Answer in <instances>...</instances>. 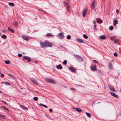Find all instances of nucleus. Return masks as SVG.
<instances>
[{
  "mask_svg": "<svg viewBox=\"0 0 121 121\" xmlns=\"http://www.w3.org/2000/svg\"><path fill=\"white\" fill-rule=\"evenodd\" d=\"M45 80L48 82L54 84L56 83V82L53 80L51 78H46L45 79Z\"/></svg>",
  "mask_w": 121,
  "mask_h": 121,
  "instance_id": "nucleus-1",
  "label": "nucleus"
},
{
  "mask_svg": "<svg viewBox=\"0 0 121 121\" xmlns=\"http://www.w3.org/2000/svg\"><path fill=\"white\" fill-rule=\"evenodd\" d=\"M68 69L72 72H75L76 71V69L72 67H69Z\"/></svg>",
  "mask_w": 121,
  "mask_h": 121,
  "instance_id": "nucleus-2",
  "label": "nucleus"
},
{
  "mask_svg": "<svg viewBox=\"0 0 121 121\" xmlns=\"http://www.w3.org/2000/svg\"><path fill=\"white\" fill-rule=\"evenodd\" d=\"M30 80L34 84L36 85H37L38 84V83L37 81L35 79H30Z\"/></svg>",
  "mask_w": 121,
  "mask_h": 121,
  "instance_id": "nucleus-3",
  "label": "nucleus"
},
{
  "mask_svg": "<svg viewBox=\"0 0 121 121\" xmlns=\"http://www.w3.org/2000/svg\"><path fill=\"white\" fill-rule=\"evenodd\" d=\"M95 3V0H93L91 5V9L92 10L94 9Z\"/></svg>",
  "mask_w": 121,
  "mask_h": 121,
  "instance_id": "nucleus-4",
  "label": "nucleus"
},
{
  "mask_svg": "<svg viewBox=\"0 0 121 121\" xmlns=\"http://www.w3.org/2000/svg\"><path fill=\"white\" fill-rule=\"evenodd\" d=\"M23 58L25 60H26L29 62H30L31 61L30 58L28 56H23Z\"/></svg>",
  "mask_w": 121,
  "mask_h": 121,
  "instance_id": "nucleus-5",
  "label": "nucleus"
},
{
  "mask_svg": "<svg viewBox=\"0 0 121 121\" xmlns=\"http://www.w3.org/2000/svg\"><path fill=\"white\" fill-rule=\"evenodd\" d=\"M76 55L77 56V59L78 61L79 62H82L83 61V59L81 57L77 55Z\"/></svg>",
  "mask_w": 121,
  "mask_h": 121,
  "instance_id": "nucleus-6",
  "label": "nucleus"
},
{
  "mask_svg": "<svg viewBox=\"0 0 121 121\" xmlns=\"http://www.w3.org/2000/svg\"><path fill=\"white\" fill-rule=\"evenodd\" d=\"M46 46L51 47L52 45V44L46 41L45 42Z\"/></svg>",
  "mask_w": 121,
  "mask_h": 121,
  "instance_id": "nucleus-7",
  "label": "nucleus"
},
{
  "mask_svg": "<svg viewBox=\"0 0 121 121\" xmlns=\"http://www.w3.org/2000/svg\"><path fill=\"white\" fill-rule=\"evenodd\" d=\"M66 7L67 8V11L68 12H69L70 11V7L69 4L68 3H67L66 4Z\"/></svg>",
  "mask_w": 121,
  "mask_h": 121,
  "instance_id": "nucleus-8",
  "label": "nucleus"
},
{
  "mask_svg": "<svg viewBox=\"0 0 121 121\" xmlns=\"http://www.w3.org/2000/svg\"><path fill=\"white\" fill-rule=\"evenodd\" d=\"M108 87L110 90L112 91H115V89L112 86H108Z\"/></svg>",
  "mask_w": 121,
  "mask_h": 121,
  "instance_id": "nucleus-9",
  "label": "nucleus"
},
{
  "mask_svg": "<svg viewBox=\"0 0 121 121\" xmlns=\"http://www.w3.org/2000/svg\"><path fill=\"white\" fill-rule=\"evenodd\" d=\"M87 12V10L86 9H84L82 15L84 17L85 15H86V13Z\"/></svg>",
  "mask_w": 121,
  "mask_h": 121,
  "instance_id": "nucleus-10",
  "label": "nucleus"
},
{
  "mask_svg": "<svg viewBox=\"0 0 121 121\" xmlns=\"http://www.w3.org/2000/svg\"><path fill=\"white\" fill-rule=\"evenodd\" d=\"M110 93L112 96L115 97L117 98L118 97V96L117 95L115 94L114 93L111 92H110Z\"/></svg>",
  "mask_w": 121,
  "mask_h": 121,
  "instance_id": "nucleus-11",
  "label": "nucleus"
},
{
  "mask_svg": "<svg viewBox=\"0 0 121 121\" xmlns=\"http://www.w3.org/2000/svg\"><path fill=\"white\" fill-rule=\"evenodd\" d=\"M118 23V21L116 19L114 20L113 22V25L114 26H116V25Z\"/></svg>",
  "mask_w": 121,
  "mask_h": 121,
  "instance_id": "nucleus-12",
  "label": "nucleus"
},
{
  "mask_svg": "<svg viewBox=\"0 0 121 121\" xmlns=\"http://www.w3.org/2000/svg\"><path fill=\"white\" fill-rule=\"evenodd\" d=\"M91 69L92 71H94L96 70V67L95 65H94L93 66H91Z\"/></svg>",
  "mask_w": 121,
  "mask_h": 121,
  "instance_id": "nucleus-13",
  "label": "nucleus"
},
{
  "mask_svg": "<svg viewBox=\"0 0 121 121\" xmlns=\"http://www.w3.org/2000/svg\"><path fill=\"white\" fill-rule=\"evenodd\" d=\"M99 38L101 39H104L106 38V37L103 35H101L99 37Z\"/></svg>",
  "mask_w": 121,
  "mask_h": 121,
  "instance_id": "nucleus-14",
  "label": "nucleus"
},
{
  "mask_svg": "<svg viewBox=\"0 0 121 121\" xmlns=\"http://www.w3.org/2000/svg\"><path fill=\"white\" fill-rule=\"evenodd\" d=\"M40 43L42 47H44L46 46L45 42V43H43L41 42H40Z\"/></svg>",
  "mask_w": 121,
  "mask_h": 121,
  "instance_id": "nucleus-15",
  "label": "nucleus"
},
{
  "mask_svg": "<svg viewBox=\"0 0 121 121\" xmlns=\"http://www.w3.org/2000/svg\"><path fill=\"white\" fill-rule=\"evenodd\" d=\"M109 68L111 69H112L113 68V66L112 63L111 62H110L109 64Z\"/></svg>",
  "mask_w": 121,
  "mask_h": 121,
  "instance_id": "nucleus-16",
  "label": "nucleus"
},
{
  "mask_svg": "<svg viewBox=\"0 0 121 121\" xmlns=\"http://www.w3.org/2000/svg\"><path fill=\"white\" fill-rule=\"evenodd\" d=\"M8 30L11 32L12 33H14V32L13 30L11 29V28L9 27H8Z\"/></svg>",
  "mask_w": 121,
  "mask_h": 121,
  "instance_id": "nucleus-17",
  "label": "nucleus"
},
{
  "mask_svg": "<svg viewBox=\"0 0 121 121\" xmlns=\"http://www.w3.org/2000/svg\"><path fill=\"white\" fill-rule=\"evenodd\" d=\"M20 107L22 108H23L24 109H26L27 110L28 109V108L25 107L24 106L22 105H20Z\"/></svg>",
  "mask_w": 121,
  "mask_h": 121,
  "instance_id": "nucleus-18",
  "label": "nucleus"
},
{
  "mask_svg": "<svg viewBox=\"0 0 121 121\" xmlns=\"http://www.w3.org/2000/svg\"><path fill=\"white\" fill-rule=\"evenodd\" d=\"M18 23L17 22H14V23H13V24L14 26H17L18 25Z\"/></svg>",
  "mask_w": 121,
  "mask_h": 121,
  "instance_id": "nucleus-19",
  "label": "nucleus"
},
{
  "mask_svg": "<svg viewBox=\"0 0 121 121\" xmlns=\"http://www.w3.org/2000/svg\"><path fill=\"white\" fill-rule=\"evenodd\" d=\"M56 68L57 69H62V66L60 65H57L56 66Z\"/></svg>",
  "mask_w": 121,
  "mask_h": 121,
  "instance_id": "nucleus-20",
  "label": "nucleus"
},
{
  "mask_svg": "<svg viewBox=\"0 0 121 121\" xmlns=\"http://www.w3.org/2000/svg\"><path fill=\"white\" fill-rule=\"evenodd\" d=\"M23 39L26 40H28L29 39L27 36H24L23 37Z\"/></svg>",
  "mask_w": 121,
  "mask_h": 121,
  "instance_id": "nucleus-21",
  "label": "nucleus"
},
{
  "mask_svg": "<svg viewBox=\"0 0 121 121\" xmlns=\"http://www.w3.org/2000/svg\"><path fill=\"white\" fill-rule=\"evenodd\" d=\"M77 40L78 42L80 43H83V41L81 39H77Z\"/></svg>",
  "mask_w": 121,
  "mask_h": 121,
  "instance_id": "nucleus-22",
  "label": "nucleus"
},
{
  "mask_svg": "<svg viewBox=\"0 0 121 121\" xmlns=\"http://www.w3.org/2000/svg\"><path fill=\"white\" fill-rule=\"evenodd\" d=\"M9 6L11 7H13L14 5V3H13L10 2L9 3Z\"/></svg>",
  "mask_w": 121,
  "mask_h": 121,
  "instance_id": "nucleus-23",
  "label": "nucleus"
},
{
  "mask_svg": "<svg viewBox=\"0 0 121 121\" xmlns=\"http://www.w3.org/2000/svg\"><path fill=\"white\" fill-rule=\"evenodd\" d=\"M86 115H87L88 117L89 118L91 117V115L89 113L87 112H86Z\"/></svg>",
  "mask_w": 121,
  "mask_h": 121,
  "instance_id": "nucleus-24",
  "label": "nucleus"
},
{
  "mask_svg": "<svg viewBox=\"0 0 121 121\" xmlns=\"http://www.w3.org/2000/svg\"><path fill=\"white\" fill-rule=\"evenodd\" d=\"M76 110L78 112H82L81 109L79 108H76Z\"/></svg>",
  "mask_w": 121,
  "mask_h": 121,
  "instance_id": "nucleus-25",
  "label": "nucleus"
},
{
  "mask_svg": "<svg viewBox=\"0 0 121 121\" xmlns=\"http://www.w3.org/2000/svg\"><path fill=\"white\" fill-rule=\"evenodd\" d=\"M2 38L4 39H6L7 38V36L5 35H3L1 36Z\"/></svg>",
  "mask_w": 121,
  "mask_h": 121,
  "instance_id": "nucleus-26",
  "label": "nucleus"
},
{
  "mask_svg": "<svg viewBox=\"0 0 121 121\" xmlns=\"http://www.w3.org/2000/svg\"><path fill=\"white\" fill-rule=\"evenodd\" d=\"M39 105L40 106H43L44 107H45V108H47V106L41 103Z\"/></svg>",
  "mask_w": 121,
  "mask_h": 121,
  "instance_id": "nucleus-27",
  "label": "nucleus"
},
{
  "mask_svg": "<svg viewBox=\"0 0 121 121\" xmlns=\"http://www.w3.org/2000/svg\"><path fill=\"white\" fill-rule=\"evenodd\" d=\"M8 75L10 77H11L13 78H15L14 77V76L11 74H8Z\"/></svg>",
  "mask_w": 121,
  "mask_h": 121,
  "instance_id": "nucleus-28",
  "label": "nucleus"
},
{
  "mask_svg": "<svg viewBox=\"0 0 121 121\" xmlns=\"http://www.w3.org/2000/svg\"><path fill=\"white\" fill-rule=\"evenodd\" d=\"M115 37H110V39L114 42V41H115L114 40H115Z\"/></svg>",
  "mask_w": 121,
  "mask_h": 121,
  "instance_id": "nucleus-29",
  "label": "nucleus"
},
{
  "mask_svg": "<svg viewBox=\"0 0 121 121\" xmlns=\"http://www.w3.org/2000/svg\"><path fill=\"white\" fill-rule=\"evenodd\" d=\"M59 35L60 36H61L63 38L64 37V36L63 35V33L61 32V33H60L59 34Z\"/></svg>",
  "mask_w": 121,
  "mask_h": 121,
  "instance_id": "nucleus-30",
  "label": "nucleus"
},
{
  "mask_svg": "<svg viewBox=\"0 0 121 121\" xmlns=\"http://www.w3.org/2000/svg\"><path fill=\"white\" fill-rule=\"evenodd\" d=\"M5 118V117L4 116L0 114V118H2L4 119Z\"/></svg>",
  "mask_w": 121,
  "mask_h": 121,
  "instance_id": "nucleus-31",
  "label": "nucleus"
},
{
  "mask_svg": "<svg viewBox=\"0 0 121 121\" xmlns=\"http://www.w3.org/2000/svg\"><path fill=\"white\" fill-rule=\"evenodd\" d=\"M4 62L5 63L7 64H9L10 63L9 61L8 60H5Z\"/></svg>",
  "mask_w": 121,
  "mask_h": 121,
  "instance_id": "nucleus-32",
  "label": "nucleus"
},
{
  "mask_svg": "<svg viewBox=\"0 0 121 121\" xmlns=\"http://www.w3.org/2000/svg\"><path fill=\"white\" fill-rule=\"evenodd\" d=\"M113 27L112 26H110L109 28V29L111 30H113Z\"/></svg>",
  "mask_w": 121,
  "mask_h": 121,
  "instance_id": "nucleus-33",
  "label": "nucleus"
},
{
  "mask_svg": "<svg viewBox=\"0 0 121 121\" xmlns=\"http://www.w3.org/2000/svg\"><path fill=\"white\" fill-rule=\"evenodd\" d=\"M114 43H117L119 41V40L118 39H116L115 38V40H114Z\"/></svg>",
  "mask_w": 121,
  "mask_h": 121,
  "instance_id": "nucleus-34",
  "label": "nucleus"
},
{
  "mask_svg": "<svg viewBox=\"0 0 121 121\" xmlns=\"http://www.w3.org/2000/svg\"><path fill=\"white\" fill-rule=\"evenodd\" d=\"M52 36V35L50 33H49V34H47L46 35L47 37H49V36Z\"/></svg>",
  "mask_w": 121,
  "mask_h": 121,
  "instance_id": "nucleus-35",
  "label": "nucleus"
},
{
  "mask_svg": "<svg viewBox=\"0 0 121 121\" xmlns=\"http://www.w3.org/2000/svg\"><path fill=\"white\" fill-rule=\"evenodd\" d=\"M97 22L98 23H99L100 24H101L102 23L103 21L102 20L100 21L99 20H98L97 21Z\"/></svg>",
  "mask_w": 121,
  "mask_h": 121,
  "instance_id": "nucleus-36",
  "label": "nucleus"
},
{
  "mask_svg": "<svg viewBox=\"0 0 121 121\" xmlns=\"http://www.w3.org/2000/svg\"><path fill=\"white\" fill-rule=\"evenodd\" d=\"M67 63V61L66 60H65L63 63V64L64 65H65Z\"/></svg>",
  "mask_w": 121,
  "mask_h": 121,
  "instance_id": "nucleus-37",
  "label": "nucleus"
},
{
  "mask_svg": "<svg viewBox=\"0 0 121 121\" xmlns=\"http://www.w3.org/2000/svg\"><path fill=\"white\" fill-rule=\"evenodd\" d=\"M34 100L35 101H37L38 100V98L37 97H35L33 98Z\"/></svg>",
  "mask_w": 121,
  "mask_h": 121,
  "instance_id": "nucleus-38",
  "label": "nucleus"
},
{
  "mask_svg": "<svg viewBox=\"0 0 121 121\" xmlns=\"http://www.w3.org/2000/svg\"><path fill=\"white\" fill-rule=\"evenodd\" d=\"M83 37L85 39H87L88 38L87 36L86 35H83Z\"/></svg>",
  "mask_w": 121,
  "mask_h": 121,
  "instance_id": "nucleus-39",
  "label": "nucleus"
},
{
  "mask_svg": "<svg viewBox=\"0 0 121 121\" xmlns=\"http://www.w3.org/2000/svg\"><path fill=\"white\" fill-rule=\"evenodd\" d=\"M67 39H69L71 38V36L70 35H68L67 36Z\"/></svg>",
  "mask_w": 121,
  "mask_h": 121,
  "instance_id": "nucleus-40",
  "label": "nucleus"
},
{
  "mask_svg": "<svg viewBox=\"0 0 121 121\" xmlns=\"http://www.w3.org/2000/svg\"><path fill=\"white\" fill-rule=\"evenodd\" d=\"M93 62L95 63H98V61L95 60H93Z\"/></svg>",
  "mask_w": 121,
  "mask_h": 121,
  "instance_id": "nucleus-41",
  "label": "nucleus"
},
{
  "mask_svg": "<svg viewBox=\"0 0 121 121\" xmlns=\"http://www.w3.org/2000/svg\"><path fill=\"white\" fill-rule=\"evenodd\" d=\"M114 55L115 56H117V55L116 52H115L113 53Z\"/></svg>",
  "mask_w": 121,
  "mask_h": 121,
  "instance_id": "nucleus-42",
  "label": "nucleus"
},
{
  "mask_svg": "<svg viewBox=\"0 0 121 121\" xmlns=\"http://www.w3.org/2000/svg\"><path fill=\"white\" fill-rule=\"evenodd\" d=\"M18 56L19 57H21L22 56V55L21 54H19L18 55Z\"/></svg>",
  "mask_w": 121,
  "mask_h": 121,
  "instance_id": "nucleus-43",
  "label": "nucleus"
},
{
  "mask_svg": "<svg viewBox=\"0 0 121 121\" xmlns=\"http://www.w3.org/2000/svg\"><path fill=\"white\" fill-rule=\"evenodd\" d=\"M4 83H5V84H6L7 85H10V83H9L8 82H4Z\"/></svg>",
  "mask_w": 121,
  "mask_h": 121,
  "instance_id": "nucleus-44",
  "label": "nucleus"
},
{
  "mask_svg": "<svg viewBox=\"0 0 121 121\" xmlns=\"http://www.w3.org/2000/svg\"><path fill=\"white\" fill-rule=\"evenodd\" d=\"M5 109H6V110H8V111H9V110H8V109L7 108H6L4 106H2Z\"/></svg>",
  "mask_w": 121,
  "mask_h": 121,
  "instance_id": "nucleus-45",
  "label": "nucleus"
},
{
  "mask_svg": "<svg viewBox=\"0 0 121 121\" xmlns=\"http://www.w3.org/2000/svg\"><path fill=\"white\" fill-rule=\"evenodd\" d=\"M93 23L94 24V27H96V25H95L96 22L95 21Z\"/></svg>",
  "mask_w": 121,
  "mask_h": 121,
  "instance_id": "nucleus-46",
  "label": "nucleus"
},
{
  "mask_svg": "<svg viewBox=\"0 0 121 121\" xmlns=\"http://www.w3.org/2000/svg\"><path fill=\"white\" fill-rule=\"evenodd\" d=\"M49 111L50 112H52V110L51 109H49Z\"/></svg>",
  "mask_w": 121,
  "mask_h": 121,
  "instance_id": "nucleus-47",
  "label": "nucleus"
},
{
  "mask_svg": "<svg viewBox=\"0 0 121 121\" xmlns=\"http://www.w3.org/2000/svg\"><path fill=\"white\" fill-rule=\"evenodd\" d=\"M1 77H4V75L3 74H2L1 75Z\"/></svg>",
  "mask_w": 121,
  "mask_h": 121,
  "instance_id": "nucleus-48",
  "label": "nucleus"
},
{
  "mask_svg": "<svg viewBox=\"0 0 121 121\" xmlns=\"http://www.w3.org/2000/svg\"><path fill=\"white\" fill-rule=\"evenodd\" d=\"M71 89L72 90H75V89L74 88H71Z\"/></svg>",
  "mask_w": 121,
  "mask_h": 121,
  "instance_id": "nucleus-49",
  "label": "nucleus"
},
{
  "mask_svg": "<svg viewBox=\"0 0 121 121\" xmlns=\"http://www.w3.org/2000/svg\"><path fill=\"white\" fill-rule=\"evenodd\" d=\"M116 12L118 14L119 12L118 10V9H117L116 10Z\"/></svg>",
  "mask_w": 121,
  "mask_h": 121,
  "instance_id": "nucleus-50",
  "label": "nucleus"
},
{
  "mask_svg": "<svg viewBox=\"0 0 121 121\" xmlns=\"http://www.w3.org/2000/svg\"><path fill=\"white\" fill-rule=\"evenodd\" d=\"M39 10L40 11H42V12H45V13H46V12H44V11H43V10H41V9H39Z\"/></svg>",
  "mask_w": 121,
  "mask_h": 121,
  "instance_id": "nucleus-51",
  "label": "nucleus"
},
{
  "mask_svg": "<svg viewBox=\"0 0 121 121\" xmlns=\"http://www.w3.org/2000/svg\"><path fill=\"white\" fill-rule=\"evenodd\" d=\"M1 102L4 103H5V102L3 100H1Z\"/></svg>",
  "mask_w": 121,
  "mask_h": 121,
  "instance_id": "nucleus-52",
  "label": "nucleus"
},
{
  "mask_svg": "<svg viewBox=\"0 0 121 121\" xmlns=\"http://www.w3.org/2000/svg\"><path fill=\"white\" fill-rule=\"evenodd\" d=\"M95 27H94V29L95 30H96V28H95Z\"/></svg>",
  "mask_w": 121,
  "mask_h": 121,
  "instance_id": "nucleus-53",
  "label": "nucleus"
},
{
  "mask_svg": "<svg viewBox=\"0 0 121 121\" xmlns=\"http://www.w3.org/2000/svg\"><path fill=\"white\" fill-rule=\"evenodd\" d=\"M66 0L67 2H69V0Z\"/></svg>",
  "mask_w": 121,
  "mask_h": 121,
  "instance_id": "nucleus-54",
  "label": "nucleus"
},
{
  "mask_svg": "<svg viewBox=\"0 0 121 121\" xmlns=\"http://www.w3.org/2000/svg\"><path fill=\"white\" fill-rule=\"evenodd\" d=\"M98 72L99 73H100L101 72L100 71H98Z\"/></svg>",
  "mask_w": 121,
  "mask_h": 121,
  "instance_id": "nucleus-55",
  "label": "nucleus"
},
{
  "mask_svg": "<svg viewBox=\"0 0 121 121\" xmlns=\"http://www.w3.org/2000/svg\"><path fill=\"white\" fill-rule=\"evenodd\" d=\"M76 55H74V56H76V58H77V56H76Z\"/></svg>",
  "mask_w": 121,
  "mask_h": 121,
  "instance_id": "nucleus-56",
  "label": "nucleus"
},
{
  "mask_svg": "<svg viewBox=\"0 0 121 121\" xmlns=\"http://www.w3.org/2000/svg\"><path fill=\"white\" fill-rule=\"evenodd\" d=\"M4 103L5 104H6V105H7V103L6 102H5V103Z\"/></svg>",
  "mask_w": 121,
  "mask_h": 121,
  "instance_id": "nucleus-57",
  "label": "nucleus"
},
{
  "mask_svg": "<svg viewBox=\"0 0 121 121\" xmlns=\"http://www.w3.org/2000/svg\"><path fill=\"white\" fill-rule=\"evenodd\" d=\"M5 82H1L2 83H4Z\"/></svg>",
  "mask_w": 121,
  "mask_h": 121,
  "instance_id": "nucleus-58",
  "label": "nucleus"
},
{
  "mask_svg": "<svg viewBox=\"0 0 121 121\" xmlns=\"http://www.w3.org/2000/svg\"><path fill=\"white\" fill-rule=\"evenodd\" d=\"M35 64H37V62H36V61H35Z\"/></svg>",
  "mask_w": 121,
  "mask_h": 121,
  "instance_id": "nucleus-59",
  "label": "nucleus"
},
{
  "mask_svg": "<svg viewBox=\"0 0 121 121\" xmlns=\"http://www.w3.org/2000/svg\"><path fill=\"white\" fill-rule=\"evenodd\" d=\"M64 3L65 4V3H66L65 2H64Z\"/></svg>",
  "mask_w": 121,
  "mask_h": 121,
  "instance_id": "nucleus-60",
  "label": "nucleus"
},
{
  "mask_svg": "<svg viewBox=\"0 0 121 121\" xmlns=\"http://www.w3.org/2000/svg\"><path fill=\"white\" fill-rule=\"evenodd\" d=\"M0 93H2V92H1L0 91Z\"/></svg>",
  "mask_w": 121,
  "mask_h": 121,
  "instance_id": "nucleus-61",
  "label": "nucleus"
},
{
  "mask_svg": "<svg viewBox=\"0 0 121 121\" xmlns=\"http://www.w3.org/2000/svg\"><path fill=\"white\" fill-rule=\"evenodd\" d=\"M73 108V109H75V108Z\"/></svg>",
  "mask_w": 121,
  "mask_h": 121,
  "instance_id": "nucleus-62",
  "label": "nucleus"
},
{
  "mask_svg": "<svg viewBox=\"0 0 121 121\" xmlns=\"http://www.w3.org/2000/svg\"><path fill=\"white\" fill-rule=\"evenodd\" d=\"M2 31L3 32H4V30H2Z\"/></svg>",
  "mask_w": 121,
  "mask_h": 121,
  "instance_id": "nucleus-63",
  "label": "nucleus"
},
{
  "mask_svg": "<svg viewBox=\"0 0 121 121\" xmlns=\"http://www.w3.org/2000/svg\"><path fill=\"white\" fill-rule=\"evenodd\" d=\"M100 103V102H99V103Z\"/></svg>",
  "mask_w": 121,
  "mask_h": 121,
  "instance_id": "nucleus-64",
  "label": "nucleus"
}]
</instances>
